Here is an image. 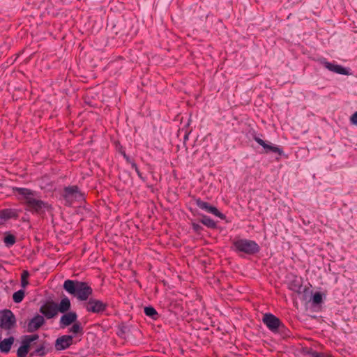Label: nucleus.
Masks as SVG:
<instances>
[{
	"mask_svg": "<svg viewBox=\"0 0 357 357\" xmlns=\"http://www.w3.org/2000/svg\"><path fill=\"white\" fill-rule=\"evenodd\" d=\"M13 191L22 196L26 209L31 213L42 214L45 211H49L51 206L47 202L36 198V192L24 188H13Z\"/></svg>",
	"mask_w": 357,
	"mask_h": 357,
	"instance_id": "nucleus-1",
	"label": "nucleus"
},
{
	"mask_svg": "<svg viewBox=\"0 0 357 357\" xmlns=\"http://www.w3.org/2000/svg\"><path fill=\"white\" fill-rule=\"evenodd\" d=\"M63 287L68 293L80 301H86L93 294L92 288L84 282L67 280Z\"/></svg>",
	"mask_w": 357,
	"mask_h": 357,
	"instance_id": "nucleus-2",
	"label": "nucleus"
},
{
	"mask_svg": "<svg viewBox=\"0 0 357 357\" xmlns=\"http://www.w3.org/2000/svg\"><path fill=\"white\" fill-rule=\"evenodd\" d=\"M262 321L272 333L287 335L289 331L281 320L274 314L265 313L263 315Z\"/></svg>",
	"mask_w": 357,
	"mask_h": 357,
	"instance_id": "nucleus-3",
	"label": "nucleus"
},
{
	"mask_svg": "<svg viewBox=\"0 0 357 357\" xmlns=\"http://www.w3.org/2000/svg\"><path fill=\"white\" fill-rule=\"evenodd\" d=\"M236 251L244 252L247 255H254L259 252L258 244L252 240L238 239L233 243Z\"/></svg>",
	"mask_w": 357,
	"mask_h": 357,
	"instance_id": "nucleus-4",
	"label": "nucleus"
},
{
	"mask_svg": "<svg viewBox=\"0 0 357 357\" xmlns=\"http://www.w3.org/2000/svg\"><path fill=\"white\" fill-rule=\"evenodd\" d=\"M108 305L100 300L89 298L84 303V307L89 312L100 314L105 312Z\"/></svg>",
	"mask_w": 357,
	"mask_h": 357,
	"instance_id": "nucleus-5",
	"label": "nucleus"
},
{
	"mask_svg": "<svg viewBox=\"0 0 357 357\" xmlns=\"http://www.w3.org/2000/svg\"><path fill=\"white\" fill-rule=\"evenodd\" d=\"M16 325V318L10 310H3L0 315V327L10 330Z\"/></svg>",
	"mask_w": 357,
	"mask_h": 357,
	"instance_id": "nucleus-6",
	"label": "nucleus"
},
{
	"mask_svg": "<svg viewBox=\"0 0 357 357\" xmlns=\"http://www.w3.org/2000/svg\"><path fill=\"white\" fill-rule=\"evenodd\" d=\"M195 203L201 209L212 213L222 220H225L226 218V216L223 213H220L216 207L210 205L208 202H204L200 199H196Z\"/></svg>",
	"mask_w": 357,
	"mask_h": 357,
	"instance_id": "nucleus-7",
	"label": "nucleus"
},
{
	"mask_svg": "<svg viewBox=\"0 0 357 357\" xmlns=\"http://www.w3.org/2000/svg\"><path fill=\"white\" fill-rule=\"evenodd\" d=\"M40 312L47 319H52L58 314L56 303L54 301L45 303L40 307Z\"/></svg>",
	"mask_w": 357,
	"mask_h": 357,
	"instance_id": "nucleus-8",
	"label": "nucleus"
},
{
	"mask_svg": "<svg viewBox=\"0 0 357 357\" xmlns=\"http://www.w3.org/2000/svg\"><path fill=\"white\" fill-rule=\"evenodd\" d=\"M73 344V337L72 335H62L58 337L55 342V349L57 351H61L69 348Z\"/></svg>",
	"mask_w": 357,
	"mask_h": 357,
	"instance_id": "nucleus-9",
	"label": "nucleus"
},
{
	"mask_svg": "<svg viewBox=\"0 0 357 357\" xmlns=\"http://www.w3.org/2000/svg\"><path fill=\"white\" fill-rule=\"evenodd\" d=\"M63 196L66 202H71L73 199H77L82 196V194L77 185H72L64 188Z\"/></svg>",
	"mask_w": 357,
	"mask_h": 357,
	"instance_id": "nucleus-10",
	"label": "nucleus"
},
{
	"mask_svg": "<svg viewBox=\"0 0 357 357\" xmlns=\"http://www.w3.org/2000/svg\"><path fill=\"white\" fill-rule=\"evenodd\" d=\"M45 323L44 317L40 314L34 316L28 323L27 331L33 333L40 328Z\"/></svg>",
	"mask_w": 357,
	"mask_h": 357,
	"instance_id": "nucleus-11",
	"label": "nucleus"
},
{
	"mask_svg": "<svg viewBox=\"0 0 357 357\" xmlns=\"http://www.w3.org/2000/svg\"><path fill=\"white\" fill-rule=\"evenodd\" d=\"M77 314L75 312H66L60 319V327L63 328L77 321Z\"/></svg>",
	"mask_w": 357,
	"mask_h": 357,
	"instance_id": "nucleus-12",
	"label": "nucleus"
},
{
	"mask_svg": "<svg viewBox=\"0 0 357 357\" xmlns=\"http://www.w3.org/2000/svg\"><path fill=\"white\" fill-rule=\"evenodd\" d=\"M255 140L265 149L266 153L273 152L279 154L280 155L283 154L282 149L278 146L268 144L265 141L259 137H255Z\"/></svg>",
	"mask_w": 357,
	"mask_h": 357,
	"instance_id": "nucleus-13",
	"label": "nucleus"
},
{
	"mask_svg": "<svg viewBox=\"0 0 357 357\" xmlns=\"http://www.w3.org/2000/svg\"><path fill=\"white\" fill-rule=\"evenodd\" d=\"M324 67L327 68L328 70L334 72L335 73L345 75H350L348 70L340 65L333 64L328 61H324Z\"/></svg>",
	"mask_w": 357,
	"mask_h": 357,
	"instance_id": "nucleus-14",
	"label": "nucleus"
},
{
	"mask_svg": "<svg viewBox=\"0 0 357 357\" xmlns=\"http://www.w3.org/2000/svg\"><path fill=\"white\" fill-rule=\"evenodd\" d=\"M15 338L13 337H9L6 338L0 342V351L2 353L7 354L10 351L12 345L13 344Z\"/></svg>",
	"mask_w": 357,
	"mask_h": 357,
	"instance_id": "nucleus-15",
	"label": "nucleus"
},
{
	"mask_svg": "<svg viewBox=\"0 0 357 357\" xmlns=\"http://www.w3.org/2000/svg\"><path fill=\"white\" fill-rule=\"evenodd\" d=\"M70 307L71 304L70 299L66 296L61 299L59 304L56 303L58 312H60L61 313H66L70 309Z\"/></svg>",
	"mask_w": 357,
	"mask_h": 357,
	"instance_id": "nucleus-16",
	"label": "nucleus"
},
{
	"mask_svg": "<svg viewBox=\"0 0 357 357\" xmlns=\"http://www.w3.org/2000/svg\"><path fill=\"white\" fill-rule=\"evenodd\" d=\"M30 347H31L28 344V343H26L22 340V345L18 348L17 351V357H26L29 353Z\"/></svg>",
	"mask_w": 357,
	"mask_h": 357,
	"instance_id": "nucleus-17",
	"label": "nucleus"
},
{
	"mask_svg": "<svg viewBox=\"0 0 357 357\" xmlns=\"http://www.w3.org/2000/svg\"><path fill=\"white\" fill-rule=\"evenodd\" d=\"M16 216V213L12 209H4L0 211V218L2 222Z\"/></svg>",
	"mask_w": 357,
	"mask_h": 357,
	"instance_id": "nucleus-18",
	"label": "nucleus"
},
{
	"mask_svg": "<svg viewBox=\"0 0 357 357\" xmlns=\"http://www.w3.org/2000/svg\"><path fill=\"white\" fill-rule=\"evenodd\" d=\"M200 222L211 229H215L217 227L215 222L206 215H202V218L201 219Z\"/></svg>",
	"mask_w": 357,
	"mask_h": 357,
	"instance_id": "nucleus-19",
	"label": "nucleus"
},
{
	"mask_svg": "<svg viewBox=\"0 0 357 357\" xmlns=\"http://www.w3.org/2000/svg\"><path fill=\"white\" fill-rule=\"evenodd\" d=\"M144 312L146 316L152 318L154 320H156L159 317L158 313L155 309L151 306L145 307Z\"/></svg>",
	"mask_w": 357,
	"mask_h": 357,
	"instance_id": "nucleus-20",
	"label": "nucleus"
},
{
	"mask_svg": "<svg viewBox=\"0 0 357 357\" xmlns=\"http://www.w3.org/2000/svg\"><path fill=\"white\" fill-rule=\"evenodd\" d=\"M49 351V349L46 348L44 344L40 345L37 349H36L31 354V356H44Z\"/></svg>",
	"mask_w": 357,
	"mask_h": 357,
	"instance_id": "nucleus-21",
	"label": "nucleus"
},
{
	"mask_svg": "<svg viewBox=\"0 0 357 357\" xmlns=\"http://www.w3.org/2000/svg\"><path fill=\"white\" fill-rule=\"evenodd\" d=\"M24 291L22 289L15 292L13 295V301L16 303L22 302L24 297Z\"/></svg>",
	"mask_w": 357,
	"mask_h": 357,
	"instance_id": "nucleus-22",
	"label": "nucleus"
},
{
	"mask_svg": "<svg viewBox=\"0 0 357 357\" xmlns=\"http://www.w3.org/2000/svg\"><path fill=\"white\" fill-rule=\"evenodd\" d=\"M289 288L291 290L300 294L302 291L303 286L300 282H297V280H294L290 284Z\"/></svg>",
	"mask_w": 357,
	"mask_h": 357,
	"instance_id": "nucleus-23",
	"label": "nucleus"
},
{
	"mask_svg": "<svg viewBox=\"0 0 357 357\" xmlns=\"http://www.w3.org/2000/svg\"><path fill=\"white\" fill-rule=\"evenodd\" d=\"M70 332L77 334V333H83V328L81 326V324L79 322H75L73 326L70 329Z\"/></svg>",
	"mask_w": 357,
	"mask_h": 357,
	"instance_id": "nucleus-24",
	"label": "nucleus"
},
{
	"mask_svg": "<svg viewBox=\"0 0 357 357\" xmlns=\"http://www.w3.org/2000/svg\"><path fill=\"white\" fill-rule=\"evenodd\" d=\"M16 238L15 236L13 234H8L4 238V243L8 245H13L15 243Z\"/></svg>",
	"mask_w": 357,
	"mask_h": 357,
	"instance_id": "nucleus-25",
	"label": "nucleus"
},
{
	"mask_svg": "<svg viewBox=\"0 0 357 357\" xmlns=\"http://www.w3.org/2000/svg\"><path fill=\"white\" fill-rule=\"evenodd\" d=\"M29 276V273L27 271H24L21 275V285L24 288L26 287L29 284L27 280Z\"/></svg>",
	"mask_w": 357,
	"mask_h": 357,
	"instance_id": "nucleus-26",
	"label": "nucleus"
},
{
	"mask_svg": "<svg viewBox=\"0 0 357 357\" xmlns=\"http://www.w3.org/2000/svg\"><path fill=\"white\" fill-rule=\"evenodd\" d=\"M39 338L38 335L34 334L31 335H25L24 336L23 341L26 343H28V344L31 347V344L32 342L37 340Z\"/></svg>",
	"mask_w": 357,
	"mask_h": 357,
	"instance_id": "nucleus-27",
	"label": "nucleus"
},
{
	"mask_svg": "<svg viewBox=\"0 0 357 357\" xmlns=\"http://www.w3.org/2000/svg\"><path fill=\"white\" fill-rule=\"evenodd\" d=\"M323 301L322 294L320 292H316L312 296L313 305H319Z\"/></svg>",
	"mask_w": 357,
	"mask_h": 357,
	"instance_id": "nucleus-28",
	"label": "nucleus"
},
{
	"mask_svg": "<svg viewBox=\"0 0 357 357\" xmlns=\"http://www.w3.org/2000/svg\"><path fill=\"white\" fill-rule=\"evenodd\" d=\"M310 356H311V357H333L331 355H327L326 354L319 353V352H317V351H312L310 353Z\"/></svg>",
	"mask_w": 357,
	"mask_h": 357,
	"instance_id": "nucleus-29",
	"label": "nucleus"
},
{
	"mask_svg": "<svg viewBox=\"0 0 357 357\" xmlns=\"http://www.w3.org/2000/svg\"><path fill=\"white\" fill-rule=\"evenodd\" d=\"M192 227L193 230L198 233L200 232L201 230H202V229H203L202 227L199 224L195 223V222H193L192 224Z\"/></svg>",
	"mask_w": 357,
	"mask_h": 357,
	"instance_id": "nucleus-30",
	"label": "nucleus"
},
{
	"mask_svg": "<svg viewBox=\"0 0 357 357\" xmlns=\"http://www.w3.org/2000/svg\"><path fill=\"white\" fill-rule=\"evenodd\" d=\"M350 121L352 124L357 125V112L351 115Z\"/></svg>",
	"mask_w": 357,
	"mask_h": 357,
	"instance_id": "nucleus-31",
	"label": "nucleus"
},
{
	"mask_svg": "<svg viewBox=\"0 0 357 357\" xmlns=\"http://www.w3.org/2000/svg\"><path fill=\"white\" fill-rule=\"evenodd\" d=\"M131 165H132V167L135 170V169H138V167H137V165H136V163H135V162H132V163H131Z\"/></svg>",
	"mask_w": 357,
	"mask_h": 357,
	"instance_id": "nucleus-32",
	"label": "nucleus"
},
{
	"mask_svg": "<svg viewBox=\"0 0 357 357\" xmlns=\"http://www.w3.org/2000/svg\"><path fill=\"white\" fill-rule=\"evenodd\" d=\"M135 172L137 174V175L139 176V177L142 178L139 169H135Z\"/></svg>",
	"mask_w": 357,
	"mask_h": 357,
	"instance_id": "nucleus-33",
	"label": "nucleus"
}]
</instances>
